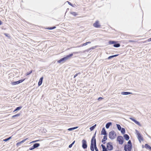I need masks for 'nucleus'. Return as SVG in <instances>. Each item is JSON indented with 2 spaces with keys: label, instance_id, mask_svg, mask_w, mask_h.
I'll use <instances>...</instances> for the list:
<instances>
[{
  "label": "nucleus",
  "instance_id": "obj_1",
  "mask_svg": "<svg viewBox=\"0 0 151 151\" xmlns=\"http://www.w3.org/2000/svg\"><path fill=\"white\" fill-rule=\"evenodd\" d=\"M73 55V54L72 53L69 55H67L66 56L63 58L58 61V62L59 63H63L65 62L67 60L69 59Z\"/></svg>",
  "mask_w": 151,
  "mask_h": 151
},
{
  "label": "nucleus",
  "instance_id": "obj_2",
  "mask_svg": "<svg viewBox=\"0 0 151 151\" xmlns=\"http://www.w3.org/2000/svg\"><path fill=\"white\" fill-rule=\"evenodd\" d=\"M96 132L95 133L94 135L93 136L91 140V144L90 146V149L91 151H94L93 145H94L95 142H96V139L95 138L96 136Z\"/></svg>",
  "mask_w": 151,
  "mask_h": 151
},
{
  "label": "nucleus",
  "instance_id": "obj_3",
  "mask_svg": "<svg viewBox=\"0 0 151 151\" xmlns=\"http://www.w3.org/2000/svg\"><path fill=\"white\" fill-rule=\"evenodd\" d=\"M109 136L110 139H113L116 137V134L114 131H112L109 132Z\"/></svg>",
  "mask_w": 151,
  "mask_h": 151
},
{
  "label": "nucleus",
  "instance_id": "obj_4",
  "mask_svg": "<svg viewBox=\"0 0 151 151\" xmlns=\"http://www.w3.org/2000/svg\"><path fill=\"white\" fill-rule=\"evenodd\" d=\"M117 140L119 142V144L122 145L124 142L123 138L122 136H119L117 138Z\"/></svg>",
  "mask_w": 151,
  "mask_h": 151
},
{
  "label": "nucleus",
  "instance_id": "obj_5",
  "mask_svg": "<svg viewBox=\"0 0 151 151\" xmlns=\"http://www.w3.org/2000/svg\"><path fill=\"white\" fill-rule=\"evenodd\" d=\"M106 147L107 149L109 151L111 150L113 148V146L112 145V143L111 142H109L107 143Z\"/></svg>",
  "mask_w": 151,
  "mask_h": 151
},
{
  "label": "nucleus",
  "instance_id": "obj_6",
  "mask_svg": "<svg viewBox=\"0 0 151 151\" xmlns=\"http://www.w3.org/2000/svg\"><path fill=\"white\" fill-rule=\"evenodd\" d=\"M132 146L127 145H125L124 146V150L125 151H131Z\"/></svg>",
  "mask_w": 151,
  "mask_h": 151
},
{
  "label": "nucleus",
  "instance_id": "obj_7",
  "mask_svg": "<svg viewBox=\"0 0 151 151\" xmlns=\"http://www.w3.org/2000/svg\"><path fill=\"white\" fill-rule=\"evenodd\" d=\"M136 132L137 136V138L138 140L140 141L141 140L142 141L143 140V138L141 135V134L138 131L136 130Z\"/></svg>",
  "mask_w": 151,
  "mask_h": 151
},
{
  "label": "nucleus",
  "instance_id": "obj_8",
  "mask_svg": "<svg viewBox=\"0 0 151 151\" xmlns=\"http://www.w3.org/2000/svg\"><path fill=\"white\" fill-rule=\"evenodd\" d=\"M82 147L84 149H86L87 147L86 141L84 139H83L82 140Z\"/></svg>",
  "mask_w": 151,
  "mask_h": 151
},
{
  "label": "nucleus",
  "instance_id": "obj_9",
  "mask_svg": "<svg viewBox=\"0 0 151 151\" xmlns=\"http://www.w3.org/2000/svg\"><path fill=\"white\" fill-rule=\"evenodd\" d=\"M93 26L96 28H99L101 26L99 23V22L98 21H96L95 23L93 24Z\"/></svg>",
  "mask_w": 151,
  "mask_h": 151
},
{
  "label": "nucleus",
  "instance_id": "obj_10",
  "mask_svg": "<svg viewBox=\"0 0 151 151\" xmlns=\"http://www.w3.org/2000/svg\"><path fill=\"white\" fill-rule=\"evenodd\" d=\"M24 80V79H21V80H20L18 81L14 82L12 83L13 85H15L18 84L19 83H20L22 82Z\"/></svg>",
  "mask_w": 151,
  "mask_h": 151
},
{
  "label": "nucleus",
  "instance_id": "obj_11",
  "mask_svg": "<svg viewBox=\"0 0 151 151\" xmlns=\"http://www.w3.org/2000/svg\"><path fill=\"white\" fill-rule=\"evenodd\" d=\"M101 134L104 135V136H107V133L106 132L105 129L104 127L103 128L101 132Z\"/></svg>",
  "mask_w": 151,
  "mask_h": 151
},
{
  "label": "nucleus",
  "instance_id": "obj_12",
  "mask_svg": "<svg viewBox=\"0 0 151 151\" xmlns=\"http://www.w3.org/2000/svg\"><path fill=\"white\" fill-rule=\"evenodd\" d=\"M130 119L132 120L137 125H138L139 126H141V124H140V123L139 122L137 121V120H135V119H134L133 118H130Z\"/></svg>",
  "mask_w": 151,
  "mask_h": 151
},
{
  "label": "nucleus",
  "instance_id": "obj_13",
  "mask_svg": "<svg viewBox=\"0 0 151 151\" xmlns=\"http://www.w3.org/2000/svg\"><path fill=\"white\" fill-rule=\"evenodd\" d=\"M107 136H104L103 137V139L102 140V142L104 144H105V141L107 139Z\"/></svg>",
  "mask_w": 151,
  "mask_h": 151
},
{
  "label": "nucleus",
  "instance_id": "obj_14",
  "mask_svg": "<svg viewBox=\"0 0 151 151\" xmlns=\"http://www.w3.org/2000/svg\"><path fill=\"white\" fill-rule=\"evenodd\" d=\"M43 79V78L42 77H41L40 78L39 81L38 83V86H40L42 84V82Z\"/></svg>",
  "mask_w": 151,
  "mask_h": 151
},
{
  "label": "nucleus",
  "instance_id": "obj_15",
  "mask_svg": "<svg viewBox=\"0 0 151 151\" xmlns=\"http://www.w3.org/2000/svg\"><path fill=\"white\" fill-rule=\"evenodd\" d=\"M124 137L126 140H128L129 139V136L127 134H124Z\"/></svg>",
  "mask_w": 151,
  "mask_h": 151
},
{
  "label": "nucleus",
  "instance_id": "obj_16",
  "mask_svg": "<svg viewBox=\"0 0 151 151\" xmlns=\"http://www.w3.org/2000/svg\"><path fill=\"white\" fill-rule=\"evenodd\" d=\"M27 139V138L25 139H24V140H22V141H21V142H18L17 144V146H19V145H20V144L22 143H24V142H25L26 140Z\"/></svg>",
  "mask_w": 151,
  "mask_h": 151
},
{
  "label": "nucleus",
  "instance_id": "obj_17",
  "mask_svg": "<svg viewBox=\"0 0 151 151\" xmlns=\"http://www.w3.org/2000/svg\"><path fill=\"white\" fill-rule=\"evenodd\" d=\"M112 124V123L111 122H109L107 123L106 125V127L107 129L109 128L110 126Z\"/></svg>",
  "mask_w": 151,
  "mask_h": 151
},
{
  "label": "nucleus",
  "instance_id": "obj_18",
  "mask_svg": "<svg viewBox=\"0 0 151 151\" xmlns=\"http://www.w3.org/2000/svg\"><path fill=\"white\" fill-rule=\"evenodd\" d=\"M121 94L122 95H127L130 94H132V93L128 92H124L121 93Z\"/></svg>",
  "mask_w": 151,
  "mask_h": 151
},
{
  "label": "nucleus",
  "instance_id": "obj_19",
  "mask_svg": "<svg viewBox=\"0 0 151 151\" xmlns=\"http://www.w3.org/2000/svg\"><path fill=\"white\" fill-rule=\"evenodd\" d=\"M40 145V144L39 143H35V144L33 146V147L35 148H36L37 147H39Z\"/></svg>",
  "mask_w": 151,
  "mask_h": 151
},
{
  "label": "nucleus",
  "instance_id": "obj_20",
  "mask_svg": "<svg viewBox=\"0 0 151 151\" xmlns=\"http://www.w3.org/2000/svg\"><path fill=\"white\" fill-rule=\"evenodd\" d=\"M118 55H119L117 54V55H115L110 56L108 58V59H111V58H112L114 57H116L118 56Z\"/></svg>",
  "mask_w": 151,
  "mask_h": 151
},
{
  "label": "nucleus",
  "instance_id": "obj_21",
  "mask_svg": "<svg viewBox=\"0 0 151 151\" xmlns=\"http://www.w3.org/2000/svg\"><path fill=\"white\" fill-rule=\"evenodd\" d=\"M120 46V45L119 44L116 43L114 44V45H113V46L114 47H119Z\"/></svg>",
  "mask_w": 151,
  "mask_h": 151
},
{
  "label": "nucleus",
  "instance_id": "obj_22",
  "mask_svg": "<svg viewBox=\"0 0 151 151\" xmlns=\"http://www.w3.org/2000/svg\"><path fill=\"white\" fill-rule=\"evenodd\" d=\"M145 148L147 149L148 148L151 150V147L149 145L147 144H145Z\"/></svg>",
  "mask_w": 151,
  "mask_h": 151
},
{
  "label": "nucleus",
  "instance_id": "obj_23",
  "mask_svg": "<svg viewBox=\"0 0 151 151\" xmlns=\"http://www.w3.org/2000/svg\"><path fill=\"white\" fill-rule=\"evenodd\" d=\"M96 126V124H95L93 126L91 127L90 128V129L91 130V131H93L95 129V128Z\"/></svg>",
  "mask_w": 151,
  "mask_h": 151
},
{
  "label": "nucleus",
  "instance_id": "obj_24",
  "mask_svg": "<svg viewBox=\"0 0 151 151\" xmlns=\"http://www.w3.org/2000/svg\"><path fill=\"white\" fill-rule=\"evenodd\" d=\"M93 147L94 149H95L96 151H99L96 147V142H95L94 145H93Z\"/></svg>",
  "mask_w": 151,
  "mask_h": 151
},
{
  "label": "nucleus",
  "instance_id": "obj_25",
  "mask_svg": "<svg viewBox=\"0 0 151 151\" xmlns=\"http://www.w3.org/2000/svg\"><path fill=\"white\" fill-rule=\"evenodd\" d=\"M116 126L118 130L119 131H120L121 130V129L122 128L121 126L119 124H117Z\"/></svg>",
  "mask_w": 151,
  "mask_h": 151
},
{
  "label": "nucleus",
  "instance_id": "obj_26",
  "mask_svg": "<svg viewBox=\"0 0 151 151\" xmlns=\"http://www.w3.org/2000/svg\"><path fill=\"white\" fill-rule=\"evenodd\" d=\"M116 43V41H109V45H112L113 44H114Z\"/></svg>",
  "mask_w": 151,
  "mask_h": 151
},
{
  "label": "nucleus",
  "instance_id": "obj_27",
  "mask_svg": "<svg viewBox=\"0 0 151 151\" xmlns=\"http://www.w3.org/2000/svg\"><path fill=\"white\" fill-rule=\"evenodd\" d=\"M121 132L123 134H124L125 133V129L124 128H122L121 129Z\"/></svg>",
  "mask_w": 151,
  "mask_h": 151
},
{
  "label": "nucleus",
  "instance_id": "obj_28",
  "mask_svg": "<svg viewBox=\"0 0 151 151\" xmlns=\"http://www.w3.org/2000/svg\"><path fill=\"white\" fill-rule=\"evenodd\" d=\"M96 47L97 46H95L89 48V49H88L86 51L88 52L91 49H95L96 48Z\"/></svg>",
  "mask_w": 151,
  "mask_h": 151
},
{
  "label": "nucleus",
  "instance_id": "obj_29",
  "mask_svg": "<svg viewBox=\"0 0 151 151\" xmlns=\"http://www.w3.org/2000/svg\"><path fill=\"white\" fill-rule=\"evenodd\" d=\"M101 146L102 148V151H104L105 150H106L107 149L106 148L105 146L103 145L102 144L101 145Z\"/></svg>",
  "mask_w": 151,
  "mask_h": 151
},
{
  "label": "nucleus",
  "instance_id": "obj_30",
  "mask_svg": "<svg viewBox=\"0 0 151 151\" xmlns=\"http://www.w3.org/2000/svg\"><path fill=\"white\" fill-rule=\"evenodd\" d=\"M22 108V106H19V107H17L15 109V110L14 111V112L16 111H18V110H20V109H21Z\"/></svg>",
  "mask_w": 151,
  "mask_h": 151
},
{
  "label": "nucleus",
  "instance_id": "obj_31",
  "mask_svg": "<svg viewBox=\"0 0 151 151\" xmlns=\"http://www.w3.org/2000/svg\"><path fill=\"white\" fill-rule=\"evenodd\" d=\"M11 138V137H9L8 138H6L5 139H4L3 140V141L5 142H6L9 140Z\"/></svg>",
  "mask_w": 151,
  "mask_h": 151
},
{
  "label": "nucleus",
  "instance_id": "obj_32",
  "mask_svg": "<svg viewBox=\"0 0 151 151\" xmlns=\"http://www.w3.org/2000/svg\"><path fill=\"white\" fill-rule=\"evenodd\" d=\"M127 143L128 144V145H129L130 146L131 145V146H132V142H131V141L130 140H129L128 142H127Z\"/></svg>",
  "mask_w": 151,
  "mask_h": 151
},
{
  "label": "nucleus",
  "instance_id": "obj_33",
  "mask_svg": "<svg viewBox=\"0 0 151 151\" xmlns=\"http://www.w3.org/2000/svg\"><path fill=\"white\" fill-rule=\"evenodd\" d=\"M32 72V70L30 71L29 72H27L26 73V76L30 74Z\"/></svg>",
  "mask_w": 151,
  "mask_h": 151
},
{
  "label": "nucleus",
  "instance_id": "obj_34",
  "mask_svg": "<svg viewBox=\"0 0 151 151\" xmlns=\"http://www.w3.org/2000/svg\"><path fill=\"white\" fill-rule=\"evenodd\" d=\"M71 14L74 16H76L77 15V14L76 12H72Z\"/></svg>",
  "mask_w": 151,
  "mask_h": 151
},
{
  "label": "nucleus",
  "instance_id": "obj_35",
  "mask_svg": "<svg viewBox=\"0 0 151 151\" xmlns=\"http://www.w3.org/2000/svg\"><path fill=\"white\" fill-rule=\"evenodd\" d=\"M20 115L19 114H17L13 116V117H14L17 116H19Z\"/></svg>",
  "mask_w": 151,
  "mask_h": 151
},
{
  "label": "nucleus",
  "instance_id": "obj_36",
  "mask_svg": "<svg viewBox=\"0 0 151 151\" xmlns=\"http://www.w3.org/2000/svg\"><path fill=\"white\" fill-rule=\"evenodd\" d=\"M80 73L79 72L78 73H76V74L74 76V78H75L79 74H80Z\"/></svg>",
  "mask_w": 151,
  "mask_h": 151
},
{
  "label": "nucleus",
  "instance_id": "obj_37",
  "mask_svg": "<svg viewBox=\"0 0 151 151\" xmlns=\"http://www.w3.org/2000/svg\"><path fill=\"white\" fill-rule=\"evenodd\" d=\"M39 141V140H35V141H33L32 142H31L30 143H34V142H38Z\"/></svg>",
  "mask_w": 151,
  "mask_h": 151
},
{
  "label": "nucleus",
  "instance_id": "obj_38",
  "mask_svg": "<svg viewBox=\"0 0 151 151\" xmlns=\"http://www.w3.org/2000/svg\"><path fill=\"white\" fill-rule=\"evenodd\" d=\"M34 149L35 148L33 147V146L32 147L29 148V150H32Z\"/></svg>",
  "mask_w": 151,
  "mask_h": 151
},
{
  "label": "nucleus",
  "instance_id": "obj_39",
  "mask_svg": "<svg viewBox=\"0 0 151 151\" xmlns=\"http://www.w3.org/2000/svg\"><path fill=\"white\" fill-rule=\"evenodd\" d=\"M68 130L69 131H70L73 130V128H70L68 129Z\"/></svg>",
  "mask_w": 151,
  "mask_h": 151
},
{
  "label": "nucleus",
  "instance_id": "obj_40",
  "mask_svg": "<svg viewBox=\"0 0 151 151\" xmlns=\"http://www.w3.org/2000/svg\"><path fill=\"white\" fill-rule=\"evenodd\" d=\"M73 145L72 144H70V145L69 146V148H71L72 147V146Z\"/></svg>",
  "mask_w": 151,
  "mask_h": 151
},
{
  "label": "nucleus",
  "instance_id": "obj_41",
  "mask_svg": "<svg viewBox=\"0 0 151 151\" xmlns=\"http://www.w3.org/2000/svg\"><path fill=\"white\" fill-rule=\"evenodd\" d=\"M67 2H68V3L69 4L70 6H72V4H71V3H70V2H69L68 1Z\"/></svg>",
  "mask_w": 151,
  "mask_h": 151
},
{
  "label": "nucleus",
  "instance_id": "obj_42",
  "mask_svg": "<svg viewBox=\"0 0 151 151\" xmlns=\"http://www.w3.org/2000/svg\"><path fill=\"white\" fill-rule=\"evenodd\" d=\"M47 29H50V30L53 29V28H52V27H48Z\"/></svg>",
  "mask_w": 151,
  "mask_h": 151
},
{
  "label": "nucleus",
  "instance_id": "obj_43",
  "mask_svg": "<svg viewBox=\"0 0 151 151\" xmlns=\"http://www.w3.org/2000/svg\"><path fill=\"white\" fill-rule=\"evenodd\" d=\"M103 98L101 97H99L98 98V100L99 101L100 100V99H102Z\"/></svg>",
  "mask_w": 151,
  "mask_h": 151
},
{
  "label": "nucleus",
  "instance_id": "obj_44",
  "mask_svg": "<svg viewBox=\"0 0 151 151\" xmlns=\"http://www.w3.org/2000/svg\"><path fill=\"white\" fill-rule=\"evenodd\" d=\"M86 45H87V43L86 42L85 43H83V44H82V45H83V46H85Z\"/></svg>",
  "mask_w": 151,
  "mask_h": 151
},
{
  "label": "nucleus",
  "instance_id": "obj_45",
  "mask_svg": "<svg viewBox=\"0 0 151 151\" xmlns=\"http://www.w3.org/2000/svg\"><path fill=\"white\" fill-rule=\"evenodd\" d=\"M78 128V127H73V130H74Z\"/></svg>",
  "mask_w": 151,
  "mask_h": 151
},
{
  "label": "nucleus",
  "instance_id": "obj_46",
  "mask_svg": "<svg viewBox=\"0 0 151 151\" xmlns=\"http://www.w3.org/2000/svg\"><path fill=\"white\" fill-rule=\"evenodd\" d=\"M148 41H149V42H150V41H151V38H149L148 39Z\"/></svg>",
  "mask_w": 151,
  "mask_h": 151
},
{
  "label": "nucleus",
  "instance_id": "obj_47",
  "mask_svg": "<svg viewBox=\"0 0 151 151\" xmlns=\"http://www.w3.org/2000/svg\"><path fill=\"white\" fill-rule=\"evenodd\" d=\"M86 43H87V45L88 44L91 43V42H86Z\"/></svg>",
  "mask_w": 151,
  "mask_h": 151
},
{
  "label": "nucleus",
  "instance_id": "obj_48",
  "mask_svg": "<svg viewBox=\"0 0 151 151\" xmlns=\"http://www.w3.org/2000/svg\"><path fill=\"white\" fill-rule=\"evenodd\" d=\"M2 24V22L0 20V25Z\"/></svg>",
  "mask_w": 151,
  "mask_h": 151
},
{
  "label": "nucleus",
  "instance_id": "obj_49",
  "mask_svg": "<svg viewBox=\"0 0 151 151\" xmlns=\"http://www.w3.org/2000/svg\"><path fill=\"white\" fill-rule=\"evenodd\" d=\"M75 142V141H74L71 144H72L73 145L74 144Z\"/></svg>",
  "mask_w": 151,
  "mask_h": 151
},
{
  "label": "nucleus",
  "instance_id": "obj_50",
  "mask_svg": "<svg viewBox=\"0 0 151 151\" xmlns=\"http://www.w3.org/2000/svg\"><path fill=\"white\" fill-rule=\"evenodd\" d=\"M80 52H76L75 53H80Z\"/></svg>",
  "mask_w": 151,
  "mask_h": 151
},
{
  "label": "nucleus",
  "instance_id": "obj_51",
  "mask_svg": "<svg viewBox=\"0 0 151 151\" xmlns=\"http://www.w3.org/2000/svg\"><path fill=\"white\" fill-rule=\"evenodd\" d=\"M55 28H56V27H55V26L52 27V28H53V29H55Z\"/></svg>",
  "mask_w": 151,
  "mask_h": 151
},
{
  "label": "nucleus",
  "instance_id": "obj_52",
  "mask_svg": "<svg viewBox=\"0 0 151 151\" xmlns=\"http://www.w3.org/2000/svg\"><path fill=\"white\" fill-rule=\"evenodd\" d=\"M129 41L130 42H133V40H129Z\"/></svg>",
  "mask_w": 151,
  "mask_h": 151
},
{
  "label": "nucleus",
  "instance_id": "obj_53",
  "mask_svg": "<svg viewBox=\"0 0 151 151\" xmlns=\"http://www.w3.org/2000/svg\"><path fill=\"white\" fill-rule=\"evenodd\" d=\"M80 46H81V47H83V45H82V44H81Z\"/></svg>",
  "mask_w": 151,
  "mask_h": 151
},
{
  "label": "nucleus",
  "instance_id": "obj_54",
  "mask_svg": "<svg viewBox=\"0 0 151 151\" xmlns=\"http://www.w3.org/2000/svg\"><path fill=\"white\" fill-rule=\"evenodd\" d=\"M81 47V46H80H80H77V47Z\"/></svg>",
  "mask_w": 151,
  "mask_h": 151
}]
</instances>
